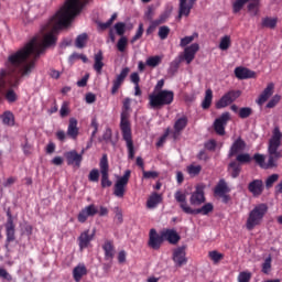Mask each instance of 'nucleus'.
<instances>
[{
    "instance_id": "1",
    "label": "nucleus",
    "mask_w": 282,
    "mask_h": 282,
    "mask_svg": "<svg viewBox=\"0 0 282 282\" xmlns=\"http://www.w3.org/2000/svg\"><path fill=\"white\" fill-rule=\"evenodd\" d=\"M84 8L85 2H82L80 0H66L59 11H57L50 22L42 28L44 37L41 46L36 45V37H34L22 48L8 56L4 65L8 67L9 72L20 74L12 84V87H19L23 82V78H28V76L32 74L34 67H36V58L45 52L46 47L56 45V35H54V32H56V30H63V28H69L72 25V21L83 12ZM32 55L35 61L32 59L31 62H28Z\"/></svg>"
},
{
    "instance_id": "2",
    "label": "nucleus",
    "mask_w": 282,
    "mask_h": 282,
    "mask_svg": "<svg viewBox=\"0 0 282 282\" xmlns=\"http://www.w3.org/2000/svg\"><path fill=\"white\" fill-rule=\"evenodd\" d=\"M282 142V132L279 127H275L272 131V135L269 140L268 153L269 159L265 163V156L263 154L256 153L252 158L256 164L259 165L260 169H276L279 166V160L282 158V152L279 151Z\"/></svg>"
},
{
    "instance_id": "3",
    "label": "nucleus",
    "mask_w": 282,
    "mask_h": 282,
    "mask_svg": "<svg viewBox=\"0 0 282 282\" xmlns=\"http://www.w3.org/2000/svg\"><path fill=\"white\" fill-rule=\"evenodd\" d=\"M131 99L126 98L123 100L121 117H120V129L122 140L126 141L129 160L135 158V147L133 145V132L131 131Z\"/></svg>"
},
{
    "instance_id": "4",
    "label": "nucleus",
    "mask_w": 282,
    "mask_h": 282,
    "mask_svg": "<svg viewBox=\"0 0 282 282\" xmlns=\"http://www.w3.org/2000/svg\"><path fill=\"white\" fill-rule=\"evenodd\" d=\"M174 199L180 204V208L185 213V215H210L215 210L213 203H206L200 208H193L186 202V194L182 191H176L174 194Z\"/></svg>"
},
{
    "instance_id": "5",
    "label": "nucleus",
    "mask_w": 282,
    "mask_h": 282,
    "mask_svg": "<svg viewBox=\"0 0 282 282\" xmlns=\"http://www.w3.org/2000/svg\"><path fill=\"white\" fill-rule=\"evenodd\" d=\"M175 100V93L173 90H160L149 95L150 109H162L169 105H173Z\"/></svg>"
},
{
    "instance_id": "6",
    "label": "nucleus",
    "mask_w": 282,
    "mask_h": 282,
    "mask_svg": "<svg viewBox=\"0 0 282 282\" xmlns=\"http://www.w3.org/2000/svg\"><path fill=\"white\" fill-rule=\"evenodd\" d=\"M268 215V204L260 203L253 207L247 217L246 228L247 230H253L257 226H261L263 224V217Z\"/></svg>"
},
{
    "instance_id": "7",
    "label": "nucleus",
    "mask_w": 282,
    "mask_h": 282,
    "mask_svg": "<svg viewBox=\"0 0 282 282\" xmlns=\"http://www.w3.org/2000/svg\"><path fill=\"white\" fill-rule=\"evenodd\" d=\"M99 169L101 175V188H111L113 182L109 180V158L107 154H102L99 161Z\"/></svg>"
},
{
    "instance_id": "8",
    "label": "nucleus",
    "mask_w": 282,
    "mask_h": 282,
    "mask_svg": "<svg viewBox=\"0 0 282 282\" xmlns=\"http://www.w3.org/2000/svg\"><path fill=\"white\" fill-rule=\"evenodd\" d=\"M6 67H7L8 74H10V76H12L13 79H10V80H9V86H10L11 88H9V89L6 91L4 98H6L7 102L12 104V102H17V100H19V95H17V93L14 91V89L19 88V85H18V86H12V85H14V83H17V78H19V76H21V74H20V73H13V72H11L10 68H8L7 65H6Z\"/></svg>"
},
{
    "instance_id": "9",
    "label": "nucleus",
    "mask_w": 282,
    "mask_h": 282,
    "mask_svg": "<svg viewBox=\"0 0 282 282\" xmlns=\"http://www.w3.org/2000/svg\"><path fill=\"white\" fill-rule=\"evenodd\" d=\"M131 177V170H127L124 174L117 180L115 183L113 195L116 197H124L127 184H129V180Z\"/></svg>"
},
{
    "instance_id": "10",
    "label": "nucleus",
    "mask_w": 282,
    "mask_h": 282,
    "mask_svg": "<svg viewBox=\"0 0 282 282\" xmlns=\"http://www.w3.org/2000/svg\"><path fill=\"white\" fill-rule=\"evenodd\" d=\"M240 96V90L227 91L218 101H216V109H226V107L232 105V102H235V100Z\"/></svg>"
},
{
    "instance_id": "11",
    "label": "nucleus",
    "mask_w": 282,
    "mask_h": 282,
    "mask_svg": "<svg viewBox=\"0 0 282 282\" xmlns=\"http://www.w3.org/2000/svg\"><path fill=\"white\" fill-rule=\"evenodd\" d=\"M230 120V112H223L219 118L214 121V131L218 135H226V126Z\"/></svg>"
},
{
    "instance_id": "12",
    "label": "nucleus",
    "mask_w": 282,
    "mask_h": 282,
    "mask_svg": "<svg viewBox=\"0 0 282 282\" xmlns=\"http://www.w3.org/2000/svg\"><path fill=\"white\" fill-rule=\"evenodd\" d=\"M189 204L194 208L202 206V204H206V195L204 194V187L196 186L195 191L191 194Z\"/></svg>"
},
{
    "instance_id": "13",
    "label": "nucleus",
    "mask_w": 282,
    "mask_h": 282,
    "mask_svg": "<svg viewBox=\"0 0 282 282\" xmlns=\"http://www.w3.org/2000/svg\"><path fill=\"white\" fill-rule=\"evenodd\" d=\"M162 243H164L162 232L158 234V230L150 229L148 241L149 248H151L152 250H160V248H162Z\"/></svg>"
},
{
    "instance_id": "14",
    "label": "nucleus",
    "mask_w": 282,
    "mask_h": 282,
    "mask_svg": "<svg viewBox=\"0 0 282 282\" xmlns=\"http://www.w3.org/2000/svg\"><path fill=\"white\" fill-rule=\"evenodd\" d=\"M96 215H98V207H96L94 204H90L79 212L77 215V221H79V224H85L89 217H96Z\"/></svg>"
},
{
    "instance_id": "15",
    "label": "nucleus",
    "mask_w": 282,
    "mask_h": 282,
    "mask_svg": "<svg viewBox=\"0 0 282 282\" xmlns=\"http://www.w3.org/2000/svg\"><path fill=\"white\" fill-rule=\"evenodd\" d=\"M83 153H85V151H82L80 154H78L76 150L66 152L65 158L68 166H76L77 169H80V164H83Z\"/></svg>"
},
{
    "instance_id": "16",
    "label": "nucleus",
    "mask_w": 282,
    "mask_h": 282,
    "mask_svg": "<svg viewBox=\"0 0 282 282\" xmlns=\"http://www.w3.org/2000/svg\"><path fill=\"white\" fill-rule=\"evenodd\" d=\"M248 191L253 197H261L265 186L263 185V180L256 178L248 184Z\"/></svg>"
},
{
    "instance_id": "17",
    "label": "nucleus",
    "mask_w": 282,
    "mask_h": 282,
    "mask_svg": "<svg viewBox=\"0 0 282 282\" xmlns=\"http://www.w3.org/2000/svg\"><path fill=\"white\" fill-rule=\"evenodd\" d=\"M129 67H124L121 69L120 74L116 77V79L112 82V88H111V95L116 96L118 94V89L122 87V83H124V79L129 76Z\"/></svg>"
},
{
    "instance_id": "18",
    "label": "nucleus",
    "mask_w": 282,
    "mask_h": 282,
    "mask_svg": "<svg viewBox=\"0 0 282 282\" xmlns=\"http://www.w3.org/2000/svg\"><path fill=\"white\" fill-rule=\"evenodd\" d=\"M186 127H188V117L182 116L175 120L173 132L174 140H177V138L182 135V132L184 131V129H186Z\"/></svg>"
},
{
    "instance_id": "19",
    "label": "nucleus",
    "mask_w": 282,
    "mask_h": 282,
    "mask_svg": "<svg viewBox=\"0 0 282 282\" xmlns=\"http://www.w3.org/2000/svg\"><path fill=\"white\" fill-rule=\"evenodd\" d=\"M161 235L163 241H169L172 246H176V243H180V239H182L175 229H163Z\"/></svg>"
},
{
    "instance_id": "20",
    "label": "nucleus",
    "mask_w": 282,
    "mask_h": 282,
    "mask_svg": "<svg viewBox=\"0 0 282 282\" xmlns=\"http://www.w3.org/2000/svg\"><path fill=\"white\" fill-rule=\"evenodd\" d=\"M199 52V44L193 43L192 45L185 47L184 56H182L183 61H186L187 65H191L193 61H195V54Z\"/></svg>"
},
{
    "instance_id": "21",
    "label": "nucleus",
    "mask_w": 282,
    "mask_h": 282,
    "mask_svg": "<svg viewBox=\"0 0 282 282\" xmlns=\"http://www.w3.org/2000/svg\"><path fill=\"white\" fill-rule=\"evenodd\" d=\"M173 261L178 268L186 265L188 260L186 259V249L184 247H178L173 252Z\"/></svg>"
},
{
    "instance_id": "22",
    "label": "nucleus",
    "mask_w": 282,
    "mask_h": 282,
    "mask_svg": "<svg viewBox=\"0 0 282 282\" xmlns=\"http://www.w3.org/2000/svg\"><path fill=\"white\" fill-rule=\"evenodd\" d=\"M94 232L89 234V229H86L79 235L77 241L80 251H84L85 248H89V243L94 240Z\"/></svg>"
},
{
    "instance_id": "23",
    "label": "nucleus",
    "mask_w": 282,
    "mask_h": 282,
    "mask_svg": "<svg viewBox=\"0 0 282 282\" xmlns=\"http://www.w3.org/2000/svg\"><path fill=\"white\" fill-rule=\"evenodd\" d=\"M246 151V141L239 137L230 147L228 158H235L239 153Z\"/></svg>"
},
{
    "instance_id": "24",
    "label": "nucleus",
    "mask_w": 282,
    "mask_h": 282,
    "mask_svg": "<svg viewBox=\"0 0 282 282\" xmlns=\"http://www.w3.org/2000/svg\"><path fill=\"white\" fill-rule=\"evenodd\" d=\"M191 10H193V4L188 2V0H178V21L182 20L183 17H191Z\"/></svg>"
},
{
    "instance_id": "25",
    "label": "nucleus",
    "mask_w": 282,
    "mask_h": 282,
    "mask_svg": "<svg viewBox=\"0 0 282 282\" xmlns=\"http://www.w3.org/2000/svg\"><path fill=\"white\" fill-rule=\"evenodd\" d=\"M235 76L239 80H247L248 78H254L257 76V73H254L250 68L239 66L235 68Z\"/></svg>"
},
{
    "instance_id": "26",
    "label": "nucleus",
    "mask_w": 282,
    "mask_h": 282,
    "mask_svg": "<svg viewBox=\"0 0 282 282\" xmlns=\"http://www.w3.org/2000/svg\"><path fill=\"white\" fill-rule=\"evenodd\" d=\"M101 248L105 252V260L113 261V257H116V247L113 246V240H106Z\"/></svg>"
},
{
    "instance_id": "27",
    "label": "nucleus",
    "mask_w": 282,
    "mask_h": 282,
    "mask_svg": "<svg viewBox=\"0 0 282 282\" xmlns=\"http://www.w3.org/2000/svg\"><path fill=\"white\" fill-rule=\"evenodd\" d=\"M272 94H274V84L273 83L268 84V86L264 88V90L259 96L257 104L264 105L265 102H268V99L270 98V96H272Z\"/></svg>"
},
{
    "instance_id": "28",
    "label": "nucleus",
    "mask_w": 282,
    "mask_h": 282,
    "mask_svg": "<svg viewBox=\"0 0 282 282\" xmlns=\"http://www.w3.org/2000/svg\"><path fill=\"white\" fill-rule=\"evenodd\" d=\"M78 120H76V118H70L67 128V135L72 138V140H76L78 138Z\"/></svg>"
},
{
    "instance_id": "29",
    "label": "nucleus",
    "mask_w": 282,
    "mask_h": 282,
    "mask_svg": "<svg viewBox=\"0 0 282 282\" xmlns=\"http://www.w3.org/2000/svg\"><path fill=\"white\" fill-rule=\"evenodd\" d=\"M94 69L97 74H102V67H105V55H102V51H98L94 56Z\"/></svg>"
},
{
    "instance_id": "30",
    "label": "nucleus",
    "mask_w": 282,
    "mask_h": 282,
    "mask_svg": "<svg viewBox=\"0 0 282 282\" xmlns=\"http://www.w3.org/2000/svg\"><path fill=\"white\" fill-rule=\"evenodd\" d=\"M86 274H87V267H85V264L83 263H79L73 269V278H74V281L76 282H80L83 278L86 276Z\"/></svg>"
},
{
    "instance_id": "31",
    "label": "nucleus",
    "mask_w": 282,
    "mask_h": 282,
    "mask_svg": "<svg viewBox=\"0 0 282 282\" xmlns=\"http://www.w3.org/2000/svg\"><path fill=\"white\" fill-rule=\"evenodd\" d=\"M6 235H7V243H12L17 239L15 236V226L12 220L6 224Z\"/></svg>"
},
{
    "instance_id": "32",
    "label": "nucleus",
    "mask_w": 282,
    "mask_h": 282,
    "mask_svg": "<svg viewBox=\"0 0 282 282\" xmlns=\"http://www.w3.org/2000/svg\"><path fill=\"white\" fill-rule=\"evenodd\" d=\"M228 172L234 180H237L241 175V165L237 161H231L228 164Z\"/></svg>"
},
{
    "instance_id": "33",
    "label": "nucleus",
    "mask_w": 282,
    "mask_h": 282,
    "mask_svg": "<svg viewBox=\"0 0 282 282\" xmlns=\"http://www.w3.org/2000/svg\"><path fill=\"white\" fill-rule=\"evenodd\" d=\"M162 194L153 193L147 200L148 208H156L158 205L162 204Z\"/></svg>"
},
{
    "instance_id": "34",
    "label": "nucleus",
    "mask_w": 282,
    "mask_h": 282,
    "mask_svg": "<svg viewBox=\"0 0 282 282\" xmlns=\"http://www.w3.org/2000/svg\"><path fill=\"white\" fill-rule=\"evenodd\" d=\"M215 195H226V193H230L228 188V184H226L225 180H220L214 189Z\"/></svg>"
},
{
    "instance_id": "35",
    "label": "nucleus",
    "mask_w": 282,
    "mask_h": 282,
    "mask_svg": "<svg viewBox=\"0 0 282 282\" xmlns=\"http://www.w3.org/2000/svg\"><path fill=\"white\" fill-rule=\"evenodd\" d=\"M1 118L3 124L7 127H14V113H12V111H4Z\"/></svg>"
},
{
    "instance_id": "36",
    "label": "nucleus",
    "mask_w": 282,
    "mask_h": 282,
    "mask_svg": "<svg viewBox=\"0 0 282 282\" xmlns=\"http://www.w3.org/2000/svg\"><path fill=\"white\" fill-rule=\"evenodd\" d=\"M213 105V89H207L205 91V98L202 102L203 109H210V106Z\"/></svg>"
},
{
    "instance_id": "37",
    "label": "nucleus",
    "mask_w": 282,
    "mask_h": 282,
    "mask_svg": "<svg viewBox=\"0 0 282 282\" xmlns=\"http://www.w3.org/2000/svg\"><path fill=\"white\" fill-rule=\"evenodd\" d=\"M236 162L239 163L240 166H243V164H250V162H252V156L250 153H239L236 156Z\"/></svg>"
},
{
    "instance_id": "38",
    "label": "nucleus",
    "mask_w": 282,
    "mask_h": 282,
    "mask_svg": "<svg viewBox=\"0 0 282 282\" xmlns=\"http://www.w3.org/2000/svg\"><path fill=\"white\" fill-rule=\"evenodd\" d=\"M278 21L279 20L276 18L267 17L262 19L261 25L262 28H269L270 30H274V28H276Z\"/></svg>"
},
{
    "instance_id": "39",
    "label": "nucleus",
    "mask_w": 282,
    "mask_h": 282,
    "mask_svg": "<svg viewBox=\"0 0 282 282\" xmlns=\"http://www.w3.org/2000/svg\"><path fill=\"white\" fill-rule=\"evenodd\" d=\"M87 39H88V35L87 33H82L79 34L76 40H75V46L78 48V50H83L86 45H87Z\"/></svg>"
},
{
    "instance_id": "40",
    "label": "nucleus",
    "mask_w": 282,
    "mask_h": 282,
    "mask_svg": "<svg viewBox=\"0 0 282 282\" xmlns=\"http://www.w3.org/2000/svg\"><path fill=\"white\" fill-rule=\"evenodd\" d=\"M173 12V9L165 10L158 20H154L152 23L153 25H162V23H166V20L169 17H171V13Z\"/></svg>"
},
{
    "instance_id": "41",
    "label": "nucleus",
    "mask_w": 282,
    "mask_h": 282,
    "mask_svg": "<svg viewBox=\"0 0 282 282\" xmlns=\"http://www.w3.org/2000/svg\"><path fill=\"white\" fill-rule=\"evenodd\" d=\"M117 19H118V13H113L107 22H99L98 28H100V30H109V28L113 25V21H116Z\"/></svg>"
},
{
    "instance_id": "42",
    "label": "nucleus",
    "mask_w": 282,
    "mask_h": 282,
    "mask_svg": "<svg viewBox=\"0 0 282 282\" xmlns=\"http://www.w3.org/2000/svg\"><path fill=\"white\" fill-rule=\"evenodd\" d=\"M261 272L263 274H270L272 272V257L265 258L264 262L262 263Z\"/></svg>"
},
{
    "instance_id": "43",
    "label": "nucleus",
    "mask_w": 282,
    "mask_h": 282,
    "mask_svg": "<svg viewBox=\"0 0 282 282\" xmlns=\"http://www.w3.org/2000/svg\"><path fill=\"white\" fill-rule=\"evenodd\" d=\"M162 63V57L160 55L151 56L147 59L148 67H158Z\"/></svg>"
},
{
    "instance_id": "44",
    "label": "nucleus",
    "mask_w": 282,
    "mask_h": 282,
    "mask_svg": "<svg viewBox=\"0 0 282 282\" xmlns=\"http://www.w3.org/2000/svg\"><path fill=\"white\" fill-rule=\"evenodd\" d=\"M169 34H171V28L166 25L159 28V37L161 41H166V39H169Z\"/></svg>"
},
{
    "instance_id": "45",
    "label": "nucleus",
    "mask_w": 282,
    "mask_h": 282,
    "mask_svg": "<svg viewBox=\"0 0 282 282\" xmlns=\"http://www.w3.org/2000/svg\"><path fill=\"white\" fill-rule=\"evenodd\" d=\"M231 45L230 35H225L221 37L219 43V50H223V52H226Z\"/></svg>"
},
{
    "instance_id": "46",
    "label": "nucleus",
    "mask_w": 282,
    "mask_h": 282,
    "mask_svg": "<svg viewBox=\"0 0 282 282\" xmlns=\"http://www.w3.org/2000/svg\"><path fill=\"white\" fill-rule=\"evenodd\" d=\"M238 116L242 120H246V118H250L252 116V108L250 107L240 108L238 111Z\"/></svg>"
},
{
    "instance_id": "47",
    "label": "nucleus",
    "mask_w": 282,
    "mask_h": 282,
    "mask_svg": "<svg viewBox=\"0 0 282 282\" xmlns=\"http://www.w3.org/2000/svg\"><path fill=\"white\" fill-rule=\"evenodd\" d=\"M275 182H279V174H272L265 180V188L270 189L274 186Z\"/></svg>"
},
{
    "instance_id": "48",
    "label": "nucleus",
    "mask_w": 282,
    "mask_h": 282,
    "mask_svg": "<svg viewBox=\"0 0 282 282\" xmlns=\"http://www.w3.org/2000/svg\"><path fill=\"white\" fill-rule=\"evenodd\" d=\"M142 34H144V24L140 23L134 36L131 39V43L140 41V39H142Z\"/></svg>"
},
{
    "instance_id": "49",
    "label": "nucleus",
    "mask_w": 282,
    "mask_h": 282,
    "mask_svg": "<svg viewBox=\"0 0 282 282\" xmlns=\"http://www.w3.org/2000/svg\"><path fill=\"white\" fill-rule=\"evenodd\" d=\"M182 61H184L182 55L175 58L174 61H172L170 64V72H173V73L177 72V69H180V65L182 64Z\"/></svg>"
},
{
    "instance_id": "50",
    "label": "nucleus",
    "mask_w": 282,
    "mask_h": 282,
    "mask_svg": "<svg viewBox=\"0 0 282 282\" xmlns=\"http://www.w3.org/2000/svg\"><path fill=\"white\" fill-rule=\"evenodd\" d=\"M100 180V171L98 169H93L88 174L89 182H98Z\"/></svg>"
},
{
    "instance_id": "51",
    "label": "nucleus",
    "mask_w": 282,
    "mask_h": 282,
    "mask_svg": "<svg viewBox=\"0 0 282 282\" xmlns=\"http://www.w3.org/2000/svg\"><path fill=\"white\" fill-rule=\"evenodd\" d=\"M115 30H116L118 36H124V32L127 30V24H124V22H118L115 24Z\"/></svg>"
},
{
    "instance_id": "52",
    "label": "nucleus",
    "mask_w": 282,
    "mask_h": 282,
    "mask_svg": "<svg viewBox=\"0 0 282 282\" xmlns=\"http://www.w3.org/2000/svg\"><path fill=\"white\" fill-rule=\"evenodd\" d=\"M209 259H212V261H214V263H219L221 261V259H224V254L218 251H210Z\"/></svg>"
},
{
    "instance_id": "53",
    "label": "nucleus",
    "mask_w": 282,
    "mask_h": 282,
    "mask_svg": "<svg viewBox=\"0 0 282 282\" xmlns=\"http://www.w3.org/2000/svg\"><path fill=\"white\" fill-rule=\"evenodd\" d=\"M187 173L189 175H199V173H202V165H189L187 167Z\"/></svg>"
},
{
    "instance_id": "54",
    "label": "nucleus",
    "mask_w": 282,
    "mask_h": 282,
    "mask_svg": "<svg viewBox=\"0 0 282 282\" xmlns=\"http://www.w3.org/2000/svg\"><path fill=\"white\" fill-rule=\"evenodd\" d=\"M250 279H252V273L242 271L238 275L239 282H250Z\"/></svg>"
},
{
    "instance_id": "55",
    "label": "nucleus",
    "mask_w": 282,
    "mask_h": 282,
    "mask_svg": "<svg viewBox=\"0 0 282 282\" xmlns=\"http://www.w3.org/2000/svg\"><path fill=\"white\" fill-rule=\"evenodd\" d=\"M143 177L144 180H156V177H160V173L155 171H144L143 170Z\"/></svg>"
},
{
    "instance_id": "56",
    "label": "nucleus",
    "mask_w": 282,
    "mask_h": 282,
    "mask_svg": "<svg viewBox=\"0 0 282 282\" xmlns=\"http://www.w3.org/2000/svg\"><path fill=\"white\" fill-rule=\"evenodd\" d=\"M195 41V35H189L181 39L180 46L181 47H186V45H191Z\"/></svg>"
},
{
    "instance_id": "57",
    "label": "nucleus",
    "mask_w": 282,
    "mask_h": 282,
    "mask_svg": "<svg viewBox=\"0 0 282 282\" xmlns=\"http://www.w3.org/2000/svg\"><path fill=\"white\" fill-rule=\"evenodd\" d=\"M281 100V96L275 95L273 98L267 104L268 109H274L276 105H279V101Z\"/></svg>"
},
{
    "instance_id": "58",
    "label": "nucleus",
    "mask_w": 282,
    "mask_h": 282,
    "mask_svg": "<svg viewBox=\"0 0 282 282\" xmlns=\"http://www.w3.org/2000/svg\"><path fill=\"white\" fill-rule=\"evenodd\" d=\"M127 45H128V40L127 37L122 36L118 43H117V48L120 51V52H124V50H127Z\"/></svg>"
},
{
    "instance_id": "59",
    "label": "nucleus",
    "mask_w": 282,
    "mask_h": 282,
    "mask_svg": "<svg viewBox=\"0 0 282 282\" xmlns=\"http://www.w3.org/2000/svg\"><path fill=\"white\" fill-rule=\"evenodd\" d=\"M204 147L207 149V151H215V149H217V141L212 139L205 142Z\"/></svg>"
},
{
    "instance_id": "60",
    "label": "nucleus",
    "mask_w": 282,
    "mask_h": 282,
    "mask_svg": "<svg viewBox=\"0 0 282 282\" xmlns=\"http://www.w3.org/2000/svg\"><path fill=\"white\" fill-rule=\"evenodd\" d=\"M0 279H4V281H12V275L8 273V270L0 268Z\"/></svg>"
},
{
    "instance_id": "61",
    "label": "nucleus",
    "mask_w": 282,
    "mask_h": 282,
    "mask_svg": "<svg viewBox=\"0 0 282 282\" xmlns=\"http://www.w3.org/2000/svg\"><path fill=\"white\" fill-rule=\"evenodd\" d=\"M6 76H8V72L6 69L0 70V89L6 87Z\"/></svg>"
},
{
    "instance_id": "62",
    "label": "nucleus",
    "mask_w": 282,
    "mask_h": 282,
    "mask_svg": "<svg viewBox=\"0 0 282 282\" xmlns=\"http://www.w3.org/2000/svg\"><path fill=\"white\" fill-rule=\"evenodd\" d=\"M59 116L62 118H66V116H69V108L67 107V104H63L59 110Z\"/></svg>"
},
{
    "instance_id": "63",
    "label": "nucleus",
    "mask_w": 282,
    "mask_h": 282,
    "mask_svg": "<svg viewBox=\"0 0 282 282\" xmlns=\"http://www.w3.org/2000/svg\"><path fill=\"white\" fill-rule=\"evenodd\" d=\"M17 183V176H11L7 178V181L3 183L4 188H9V186H12V184Z\"/></svg>"
},
{
    "instance_id": "64",
    "label": "nucleus",
    "mask_w": 282,
    "mask_h": 282,
    "mask_svg": "<svg viewBox=\"0 0 282 282\" xmlns=\"http://www.w3.org/2000/svg\"><path fill=\"white\" fill-rule=\"evenodd\" d=\"M96 100V95L94 93L86 94V102L88 105H93V102Z\"/></svg>"
}]
</instances>
